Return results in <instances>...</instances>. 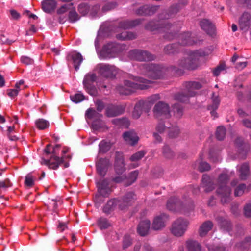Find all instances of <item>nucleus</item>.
<instances>
[{"label":"nucleus","instance_id":"41","mask_svg":"<svg viewBox=\"0 0 251 251\" xmlns=\"http://www.w3.org/2000/svg\"><path fill=\"white\" fill-rule=\"evenodd\" d=\"M145 152L143 151H140L134 154H133L130 158L131 161H137L140 160L145 155Z\"/></svg>","mask_w":251,"mask_h":251},{"label":"nucleus","instance_id":"45","mask_svg":"<svg viewBox=\"0 0 251 251\" xmlns=\"http://www.w3.org/2000/svg\"><path fill=\"white\" fill-rule=\"evenodd\" d=\"M140 21L139 20H134V21L130 22H125L124 23V24L125 25H122L121 27H122L124 28H127L131 26H133L138 25V24H140Z\"/></svg>","mask_w":251,"mask_h":251},{"label":"nucleus","instance_id":"13","mask_svg":"<svg viewBox=\"0 0 251 251\" xmlns=\"http://www.w3.org/2000/svg\"><path fill=\"white\" fill-rule=\"evenodd\" d=\"M168 220V216L164 214L156 216L152 223V228L154 230H160L165 226Z\"/></svg>","mask_w":251,"mask_h":251},{"label":"nucleus","instance_id":"47","mask_svg":"<svg viewBox=\"0 0 251 251\" xmlns=\"http://www.w3.org/2000/svg\"><path fill=\"white\" fill-rule=\"evenodd\" d=\"M163 153L164 155L168 158H171L173 156V152L168 146L164 147Z\"/></svg>","mask_w":251,"mask_h":251},{"label":"nucleus","instance_id":"29","mask_svg":"<svg viewBox=\"0 0 251 251\" xmlns=\"http://www.w3.org/2000/svg\"><path fill=\"white\" fill-rule=\"evenodd\" d=\"M72 60L73 61L74 67L75 69L77 71L79 66L83 61V57L82 55L77 52H73L71 55Z\"/></svg>","mask_w":251,"mask_h":251},{"label":"nucleus","instance_id":"60","mask_svg":"<svg viewBox=\"0 0 251 251\" xmlns=\"http://www.w3.org/2000/svg\"><path fill=\"white\" fill-rule=\"evenodd\" d=\"M21 62L26 65H29L33 63V60L27 56H23L21 58Z\"/></svg>","mask_w":251,"mask_h":251},{"label":"nucleus","instance_id":"62","mask_svg":"<svg viewBox=\"0 0 251 251\" xmlns=\"http://www.w3.org/2000/svg\"><path fill=\"white\" fill-rule=\"evenodd\" d=\"M146 68V69L149 72H151V74H147V75H150L151 76V77H153L152 75V73H155V68H154V66H153L152 65H148V66H146L145 67Z\"/></svg>","mask_w":251,"mask_h":251},{"label":"nucleus","instance_id":"4","mask_svg":"<svg viewBox=\"0 0 251 251\" xmlns=\"http://www.w3.org/2000/svg\"><path fill=\"white\" fill-rule=\"evenodd\" d=\"M207 53L203 50H199L191 53L190 56L184 61H182L181 64L182 67L189 69L194 70L197 68V59L200 57L205 56Z\"/></svg>","mask_w":251,"mask_h":251},{"label":"nucleus","instance_id":"35","mask_svg":"<svg viewBox=\"0 0 251 251\" xmlns=\"http://www.w3.org/2000/svg\"><path fill=\"white\" fill-rule=\"evenodd\" d=\"M187 246L189 251H200L201 247L199 244L195 241H189Z\"/></svg>","mask_w":251,"mask_h":251},{"label":"nucleus","instance_id":"53","mask_svg":"<svg viewBox=\"0 0 251 251\" xmlns=\"http://www.w3.org/2000/svg\"><path fill=\"white\" fill-rule=\"evenodd\" d=\"M72 4H66L61 7L57 11L58 14H63L66 12L69 9H71Z\"/></svg>","mask_w":251,"mask_h":251},{"label":"nucleus","instance_id":"33","mask_svg":"<svg viewBox=\"0 0 251 251\" xmlns=\"http://www.w3.org/2000/svg\"><path fill=\"white\" fill-rule=\"evenodd\" d=\"M180 38L181 40V43L183 45H191L194 44V41L192 40L189 33H186L181 35Z\"/></svg>","mask_w":251,"mask_h":251},{"label":"nucleus","instance_id":"7","mask_svg":"<svg viewBox=\"0 0 251 251\" xmlns=\"http://www.w3.org/2000/svg\"><path fill=\"white\" fill-rule=\"evenodd\" d=\"M96 70L101 76L113 78L118 74L119 70L115 66L106 64H99L96 67Z\"/></svg>","mask_w":251,"mask_h":251},{"label":"nucleus","instance_id":"63","mask_svg":"<svg viewBox=\"0 0 251 251\" xmlns=\"http://www.w3.org/2000/svg\"><path fill=\"white\" fill-rule=\"evenodd\" d=\"M165 129L166 127L163 123H159L156 126V131L159 133L163 132Z\"/></svg>","mask_w":251,"mask_h":251},{"label":"nucleus","instance_id":"36","mask_svg":"<svg viewBox=\"0 0 251 251\" xmlns=\"http://www.w3.org/2000/svg\"><path fill=\"white\" fill-rule=\"evenodd\" d=\"M138 172L137 171H134L131 172L127 178V182L125 183V185L126 186L131 185L134 182L138 176Z\"/></svg>","mask_w":251,"mask_h":251},{"label":"nucleus","instance_id":"28","mask_svg":"<svg viewBox=\"0 0 251 251\" xmlns=\"http://www.w3.org/2000/svg\"><path fill=\"white\" fill-rule=\"evenodd\" d=\"M250 15L248 13H244L239 20L240 27L242 30H245L249 26Z\"/></svg>","mask_w":251,"mask_h":251},{"label":"nucleus","instance_id":"51","mask_svg":"<svg viewBox=\"0 0 251 251\" xmlns=\"http://www.w3.org/2000/svg\"><path fill=\"white\" fill-rule=\"evenodd\" d=\"M226 69V65L225 64H220L217 68H216L213 71V74L214 75L218 76L220 73L224 71Z\"/></svg>","mask_w":251,"mask_h":251},{"label":"nucleus","instance_id":"27","mask_svg":"<svg viewBox=\"0 0 251 251\" xmlns=\"http://www.w3.org/2000/svg\"><path fill=\"white\" fill-rule=\"evenodd\" d=\"M213 183L210 181L209 176L204 175L202 178V186L204 188V191L209 192L214 189Z\"/></svg>","mask_w":251,"mask_h":251},{"label":"nucleus","instance_id":"31","mask_svg":"<svg viewBox=\"0 0 251 251\" xmlns=\"http://www.w3.org/2000/svg\"><path fill=\"white\" fill-rule=\"evenodd\" d=\"M144 104V101H140L136 104L132 114L134 118L138 119L140 117L142 112V108Z\"/></svg>","mask_w":251,"mask_h":251},{"label":"nucleus","instance_id":"24","mask_svg":"<svg viewBox=\"0 0 251 251\" xmlns=\"http://www.w3.org/2000/svg\"><path fill=\"white\" fill-rule=\"evenodd\" d=\"M186 87L188 93V95L189 97H192L196 94L194 90L200 89L201 87V85L198 82L191 81L186 83Z\"/></svg>","mask_w":251,"mask_h":251},{"label":"nucleus","instance_id":"30","mask_svg":"<svg viewBox=\"0 0 251 251\" xmlns=\"http://www.w3.org/2000/svg\"><path fill=\"white\" fill-rule=\"evenodd\" d=\"M239 176L241 179L245 180L249 175V168L247 164H244L238 167Z\"/></svg>","mask_w":251,"mask_h":251},{"label":"nucleus","instance_id":"12","mask_svg":"<svg viewBox=\"0 0 251 251\" xmlns=\"http://www.w3.org/2000/svg\"><path fill=\"white\" fill-rule=\"evenodd\" d=\"M59 148V145L55 146L52 151L53 155L49 160L45 161V163L48 165L49 167L53 169H57L59 164L64 161V158H60L55 155L56 153V149Z\"/></svg>","mask_w":251,"mask_h":251},{"label":"nucleus","instance_id":"64","mask_svg":"<svg viewBox=\"0 0 251 251\" xmlns=\"http://www.w3.org/2000/svg\"><path fill=\"white\" fill-rule=\"evenodd\" d=\"M15 129V126H8V129H7V134L9 136V139L11 140H15L17 138L16 136H13V137H11L10 136V134L11 133H12L14 130Z\"/></svg>","mask_w":251,"mask_h":251},{"label":"nucleus","instance_id":"48","mask_svg":"<svg viewBox=\"0 0 251 251\" xmlns=\"http://www.w3.org/2000/svg\"><path fill=\"white\" fill-rule=\"evenodd\" d=\"M99 224L101 229L107 228L110 226L107 220L103 218L99 220Z\"/></svg>","mask_w":251,"mask_h":251},{"label":"nucleus","instance_id":"26","mask_svg":"<svg viewBox=\"0 0 251 251\" xmlns=\"http://www.w3.org/2000/svg\"><path fill=\"white\" fill-rule=\"evenodd\" d=\"M212 227L213 224L211 222L208 221L203 223L199 229L200 235L201 237L204 236Z\"/></svg>","mask_w":251,"mask_h":251},{"label":"nucleus","instance_id":"46","mask_svg":"<svg viewBox=\"0 0 251 251\" xmlns=\"http://www.w3.org/2000/svg\"><path fill=\"white\" fill-rule=\"evenodd\" d=\"M85 114L86 116L89 119L94 118L97 116V115H98L96 110L92 108H89L86 111Z\"/></svg>","mask_w":251,"mask_h":251},{"label":"nucleus","instance_id":"21","mask_svg":"<svg viewBox=\"0 0 251 251\" xmlns=\"http://www.w3.org/2000/svg\"><path fill=\"white\" fill-rule=\"evenodd\" d=\"M123 111L124 109L120 106L110 105L106 109V115L110 117H115L122 114Z\"/></svg>","mask_w":251,"mask_h":251},{"label":"nucleus","instance_id":"59","mask_svg":"<svg viewBox=\"0 0 251 251\" xmlns=\"http://www.w3.org/2000/svg\"><path fill=\"white\" fill-rule=\"evenodd\" d=\"M219 223L220 226H221V227L225 228V226H227L228 228L230 226L229 222L223 219H220L219 220Z\"/></svg>","mask_w":251,"mask_h":251},{"label":"nucleus","instance_id":"49","mask_svg":"<svg viewBox=\"0 0 251 251\" xmlns=\"http://www.w3.org/2000/svg\"><path fill=\"white\" fill-rule=\"evenodd\" d=\"M69 18L71 22H75L79 19V16L75 11H70Z\"/></svg>","mask_w":251,"mask_h":251},{"label":"nucleus","instance_id":"3","mask_svg":"<svg viewBox=\"0 0 251 251\" xmlns=\"http://www.w3.org/2000/svg\"><path fill=\"white\" fill-rule=\"evenodd\" d=\"M135 200V196L133 193H129L122 200L113 199L108 201L103 208L105 213H108L110 210L118 206L120 209H124L125 206L131 205Z\"/></svg>","mask_w":251,"mask_h":251},{"label":"nucleus","instance_id":"2","mask_svg":"<svg viewBox=\"0 0 251 251\" xmlns=\"http://www.w3.org/2000/svg\"><path fill=\"white\" fill-rule=\"evenodd\" d=\"M230 176V175L224 173L219 176L218 179V187L216 191L221 197L223 203H226L230 200L231 190L226 185L227 181Z\"/></svg>","mask_w":251,"mask_h":251},{"label":"nucleus","instance_id":"1","mask_svg":"<svg viewBox=\"0 0 251 251\" xmlns=\"http://www.w3.org/2000/svg\"><path fill=\"white\" fill-rule=\"evenodd\" d=\"M151 81L140 77L130 75L129 79L125 81L124 86H119L118 91L123 95H129L136 89H146L148 88Z\"/></svg>","mask_w":251,"mask_h":251},{"label":"nucleus","instance_id":"55","mask_svg":"<svg viewBox=\"0 0 251 251\" xmlns=\"http://www.w3.org/2000/svg\"><path fill=\"white\" fill-rule=\"evenodd\" d=\"M25 184L28 186H31L34 184L33 179L32 176L31 175H28L26 176L25 179Z\"/></svg>","mask_w":251,"mask_h":251},{"label":"nucleus","instance_id":"18","mask_svg":"<svg viewBox=\"0 0 251 251\" xmlns=\"http://www.w3.org/2000/svg\"><path fill=\"white\" fill-rule=\"evenodd\" d=\"M158 9V6L153 5H144L140 7L136 10V13L138 15H152Z\"/></svg>","mask_w":251,"mask_h":251},{"label":"nucleus","instance_id":"40","mask_svg":"<svg viewBox=\"0 0 251 251\" xmlns=\"http://www.w3.org/2000/svg\"><path fill=\"white\" fill-rule=\"evenodd\" d=\"M246 188V186L244 184H240L237 186L234 190V195L235 196H240L242 195Z\"/></svg>","mask_w":251,"mask_h":251},{"label":"nucleus","instance_id":"10","mask_svg":"<svg viewBox=\"0 0 251 251\" xmlns=\"http://www.w3.org/2000/svg\"><path fill=\"white\" fill-rule=\"evenodd\" d=\"M96 80V75L94 74H88L85 76L83 85L85 90L91 95L94 96L97 94L96 88L92 83Z\"/></svg>","mask_w":251,"mask_h":251},{"label":"nucleus","instance_id":"50","mask_svg":"<svg viewBox=\"0 0 251 251\" xmlns=\"http://www.w3.org/2000/svg\"><path fill=\"white\" fill-rule=\"evenodd\" d=\"M88 6L85 4H80L78 6V11L82 15H85L88 13Z\"/></svg>","mask_w":251,"mask_h":251},{"label":"nucleus","instance_id":"61","mask_svg":"<svg viewBox=\"0 0 251 251\" xmlns=\"http://www.w3.org/2000/svg\"><path fill=\"white\" fill-rule=\"evenodd\" d=\"M175 99L178 101L185 102L188 99V96H185L183 94H178L176 96Z\"/></svg>","mask_w":251,"mask_h":251},{"label":"nucleus","instance_id":"25","mask_svg":"<svg viewBox=\"0 0 251 251\" xmlns=\"http://www.w3.org/2000/svg\"><path fill=\"white\" fill-rule=\"evenodd\" d=\"M56 6V2L54 0H45L42 2V8L46 12H50Z\"/></svg>","mask_w":251,"mask_h":251},{"label":"nucleus","instance_id":"15","mask_svg":"<svg viewBox=\"0 0 251 251\" xmlns=\"http://www.w3.org/2000/svg\"><path fill=\"white\" fill-rule=\"evenodd\" d=\"M167 207L169 210L179 211L186 208L185 206L182 205L181 203L176 198H172L169 200L167 203Z\"/></svg>","mask_w":251,"mask_h":251},{"label":"nucleus","instance_id":"56","mask_svg":"<svg viewBox=\"0 0 251 251\" xmlns=\"http://www.w3.org/2000/svg\"><path fill=\"white\" fill-rule=\"evenodd\" d=\"M160 99V96L158 94H155L149 97L148 99V102L152 104L155 101Z\"/></svg>","mask_w":251,"mask_h":251},{"label":"nucleus","instance_id":"52","mask_svg":"<svg viewBox=\"0 0 251 251\" xmlns=\"http://www.w3.org/2000/svg\"><path fill=\"white\" fill-rule=\"evenodd\" d=\"M174 112L176 117H180L182 114V108L179 104H175L173 107Z\"/></svg>","mask_w":251,"mask_h":251},{"label":"nucleus","instance_id":"16","mask_svg":"<svg viewBox=\"0 0 251 251\" xmlns=\"http://www.w3.org/2000/svg\"><path fill=\"white\" fill-rule=\"evenodd\" d=\"M125 163L121 153L117 152L115 163V169L118 174H122L126 170Z\"/></svg>","mask_w":251,"mask_h":251},{"label":"nucleus","instance_id":"58","mask_svg":"<svg viewBox=\"0 0 251 251\" xmlns=\"http://www.w3.org/2000/svg\"><path fill=\"white\" fill-rule=\"evenodd\" d=\"M244 213L246 217H251V204L246 205L244 207Z\"/></svg>","mask_w":251,"mask_h":251},{"label":"nucleus","instance_id":"34","mask_svg":"<svg viewBox=\"0 0 251 251\" xmlns=\"http://www.w3.org/2000/svg\"><path fill=\"white\" fill-rule=\"evenodd\" d=\"M37 127L40 130H44L49 126V122L43 119H39L35 122Z\"/></svg>","mask_w":251,"mask_h":251},{"label":"nucleus","instance_id":"57","mask_svg":"<svg viewBox=\"0 0 251 251\" xmlns=\"http://www.w3.org/2000/svg\"><path fill=\"white\" fill-rule=\"evenodd\" d=\"M118 123L122 126L128 127L129 125V122L127 119L123 118L117 120Z\"/></svg>","mask_w":251,"mask_h":251},{"label":"nucleus","instance_id":"38","mask_svg":"<svg viewBox=\"0 0 251 251\" xmlns=\"http://www.w3.org/2000/svg\"><path fill=\"white\" fill-rule=\"evenodd\" d=\"M111 144L110 142L102 141L99 144V151L100 152H105L111 148Z\"/></svg>","mask_w":251,"mask_h":251},{"label":"nucleus","instance_id":"8","mask_svg":"<svg viewBox=\"0 0 251 251\" xmlns=\"http://www.w3.org/2000/svg\"><path fill=\"white\" fill-rule=\"evenodd\" d=\"M129 55L130 58L140 61H148L154 59V56L146 51L139 50H133L129 52Z\"/></svg>","mask_w":251,"mask_h":251},{"label":"nucleus","instance_id":"14","mask_svg":"<svg viewBox=\"0 0 251 251\" xmlns=\"http://www.w3.org/2000/svg\"><path fill=\"white\" fill-rule=\"evenodd\" d=\"M99 195L97 196L98 199H100V197H106L110 192V189L108 187L107 181L105 180H100L96 182Z\"/></svg>","mask_w":251,"mask_h":251},{"label":"nucleus","instance_id":"19","mask_svg":"<svg viewBox=\"0 0 251 251\" xmlns=\"http://www.w3.org/2000/svg\"><path fill=\"white\" fill-rule=\"evenodd\" d=\"M109 165V161L107 159H100L99 160L97 163V170L100 176H104L105 175Z\"/></svg>","mask_w":251,"mask_h":251},{"label":"nucleus","instance_id":"20","mask_svg":"<svg viewBox=\"0 0 251 251\" xmlns=\"http://www.w3.org/2000/svg\"><path fill=\"white\" fill-rule=\"evenodd\" d=\"M123 138L127 144L131 145H134L137 144L139 140L138 136L133 131L125 132L123 134Z\"/></svg>","mask_w":251,"mask_h":251},{"label":"nucleus","instance_id":"42","mask_svg":"<svg viewBox=\"0 0 251 251\" xmlns=\"http://www.w3.org/2000/svg\"><path fill=\"white\" fill-rule=\"evenodd\" d=\"M70 99L72 101L77 103L83 101L84 99V97L83 94L81 93H77L74 96H71Z\"/></svg>","mask_w":251,"mask_h":251},{"label":"nucleus","instance_id":"5","mask_svg":"<svg viewBox=\"0 0 251 251\" xmlns=\"http://www.w3.org/2000/svg\"><path fill=\"white\" fill-rule=\"evenodd\" d=\"M189 222L182 218H178L175 220L170 228L171 233L176 237L183 236L187 229Z\"/></svg>","mask_w":251,"mask_h":251},{"label":"nucleus","instance_id":"22","mask_svg":"<svg viewBox=\"0 0 251 251\" xmlns=\"http://www.w3.org/2000/svg\"><path fill=\"white\" fill-rule=\"evenodd\" d=\"M150 221L148 220H145L140 223L138 227V232L141 236L146 235L150 228Z\"/></svg>","mask_w":251,"mask_h":251},{"label":"nucleus","instance_id":"9","mask_svg":"<svg viewBox=\"0 0 251 251\" xmlns=\"http://www.w3.org/2000/svg\"><path fill=\"white\" fill-rule=\"evenodd\" d=\"M120 45L111 43L105 45L101 51V54L105 58H112L115 57L119 52Z\"/></svg>","mask_w":251,"mask_h":251},{"label":"nucleus","instance_id":"44","mask_svg":"<svg viewBox=\"0 0 251 251\" xmlns=\"http://www.w3.org/2000/svg\"><path fill=\"white\" fill-rule=\"evenodd\" d=\"M198 168L201 172H204L210 170V166L205 162H201L199 163Z\"/></svg>","mask_w":251,"mask_h":251},{"label":"nucleus","instance_id":"23","mask_svg":"<svg viewBox=\"0 0 251 251\" xmlns=\"http://www.w3.org/2000/svg\"><path fill=\"white\" fill-rule=\"evenodd\" d=\"M200 25L208 34H212L214 32V25L207 19L201 20L200 22Z\"/></svg>","mask_w":251,"mask_h":251},{"label":"nucleus","instance_id":"39","mask_svg":"<svg viewBox=\"0 0 251 251\" xmlns=\"http://www.w3.org/2000/svg\"><path fill=\"white\" fill-rule=\"evenodd\" d=\"M226 135V129L223 126H219L216 130V136L217 138L219 140H223Z\"/></svg>","mask_w":251,"mask_h":251},{"label":"nucleus","instance_id":"54","mask_svg":"<svg viewBox=\"0 0 251 251\" xmlns=\"http://www.w3.org/2000/svg\"><path fill=\"white\" fill-rule=\"evenodd\" d=\"M20 90L18 88L15 87V89L8 90L7 94L10 97L14 98L17 96Z\"/></svg>","mask_w":251,"mask_h":251},{"label":"nucleus","instance_id":"37","mask_svg":"<svg viewBox=\"0 0 251 251\" xmlns=\"http://www.w3.org/2000/svg\"><path fill=\"white\" fill-rule=\"evenodd\" d=\"M61 203V201L58 200H54L53 199H51L50 200L49 202V204L48 205V207L50 210L53 211L54 212H57V207L58 204H60Z\"/></svg>","mask_w":251,"mask_h":251},{"label":"nucleus","instance_id":"6","mask_svg":"<svg viewBox=\"0 0 251 251\" xmlns=\"http://www.w3.org/2000/svg\"><path fill=\"white\" fill-rule=\"evenodd\" d=\"M153 112L154 116L158 119H168L171 116L168 104L163 102H159L155 104Z\"/></svg>","mask_w":251,"mask_h":251},{"label":"nucleus","instance_id":"17","mask_svg":"<svg viewBox=\"0 0 251 251\" xmlns=\"http://www.w3.org/2000/svg\"><path fill=\"white\" fill-rule=\"evenodd\" d=\"M211 100L212 104L209 105L208 109L211 110V116L215 118L218 116L215 110L218 109L220 101L218 95L213 93Z\"/></svg>","mask_w":251,"mask_h":251},{"label":"nucleus","instance_id":"43","mask_svg":"<svg viewBox=\"0 0 251 251\" xmlns=\"http://www.w3.org/2000/svg\"><path fill=\"white\" fill-rule=\"evenodd\" d=\"M179 129L178 127L176 126H174L172 127L171 128L169 129V136L170 137H176L179 134Z\"/></svg>","mask_w":251,"mask_h":251},{"label":"nucleus","instance_id":"11","mask_svg":"<svg viewBox=\"0 0 251 251\" xmlns=\"http://www.w3.org/2000/svg\"><path fill=\"white\" fill-rule=\"evenodd\" d=\"M171 25L167 21H161L158 24H155L154 22H150L146 26V28L151 31L158 30L160 32H165L169 29Z\"/></svg>","mask_w":251,"mask_h":251},{"label":"nucleus","instance_id":"32","mask_svg":"<svg viewBox=\"0 0 251 251\" xmlns=\"http://www.w3.org/2000/svg\"><path fill=\"white\" fill-rule=\"evenodd\" d=\"M117 38L121 40H132L136 38V35L133 33L124 31L120 34L117 35Z\"/></svg>","mask_w":251,"mask_h":251}]
</instances>
